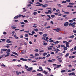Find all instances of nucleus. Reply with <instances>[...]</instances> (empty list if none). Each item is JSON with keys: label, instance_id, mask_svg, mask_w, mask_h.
Masks as SVG:
<instances>
[{"label": "nucleus", "instance_id": "nucleus-60", "mask_svg": "<svg viewBox=\"0 0 76 76\" xmlns=\"http://www.w3.org/2000/svg\"><path fill=\"white\" fill-rule=\"evenodd\" d=\"M16 60H17V59H14L12 60V61H16Z\"/></svg>", "mask_w": 76, "mask_h": 76}, {"label": "nucleus", "instance_id": "nucleus-3", "mask_svg": "<svg viewBox=\"0 0 76 76\" xmlns=\"http://www.w3.org/2000/svg\"><path fill=\"white\" fill-rule=\"evenodd\" d=\"M10 49H7V51L6 52V54H10Z\"/></svg>", "mask_w": 76, "mask_h": 76}, {"label": "nucleus", "instance_id": "nucleus-35", "mask_svg": "<svg viewBox=\"0 0 76 76\" xmlns=\"http://www.w3.org/2000/svg\"><path fill=\"white\" fill-rule=\"evenodd\" d=\"M25 69H28V66H27L26 65H25Z\"/></svg>", "mask_w": 76, "mask_h": 76}, {"label": "nucleus", "instance_id": "nucleus-59", "mask_svg": "<svg viewBox=\"0 0 76 76\" xmlns=\"http://www.w3.org/2000/svg\"><path fill=\"white\" fill-rule=\"evenodd\" d=\"M42 39H44V40H45L46 39L45 38H44L43 37H42Z\"/></svg>", "mask_w": 76, "mask_h": 76}, {"label": "nucleus", "instance_id": "nucleus-44", "mask_svg": "<svg viewBox=\"0 0 76 76\" xmlns=\"http://www.w3.org/2000/svg\"><path fill=\"white\" fill-rule=\"evenodd\" d=\"M58 55H59V56H62V55H63V54H62V53H60L58 54Z\"/></svg>", "mask_w": 76, "mask_h": 76}, {"label": "nucleus", "instance_id": "nucleus-25", "mask_svg": "<svg viewBox=\"0 0 76 76\" xmlns=\"http://www.w3.org/2000/svg\"><path fill=\"white\" fill-rule=\"evenodd\" d=\"M69 22L72 23L73 22V21L72 20H70Z\"/></svg>", "mask_w": 76, "mask_h": 76}, {"label": "nucleus", "instance_id": "nucleus-30", "mask_svg": "<svg viewBox=\"0 0 76 76\" xmlns=\"http://www.w3.org/2000/svg\"><path fill=\"white\" fill-rule=\"evenodd\" d=\"M39 51V50H38V49H36L34 51H35V52H38V51Z\"/></svg>", "mask_w": 76, "mask_h": 76}, {"label": "nucleus", "instance_id": "nucleus-54", "mask_svg": "<svg viewBox=\"0 0 76 76\" xmlns=\"http://www.w3.org/2000/svg\"><path fill=\"white\" fill-rule=\"evenodd\" d=\"M50 19H51V18H47L46 20L47 21H48V20H50Z\"/></svg>", "mask_w": 76, "mask_h": 76}, {"label": "nucleus", "instance_id": "nucleus-58", "mask_svg": "<svg viewBox=\"0 0 76 76\" xmlns=\"http://www.w3.org/2000/svg\"><path fill=\"white\" fill-rule=\"evenodd\" d=\"M64 13L65 14H69V12H64Z\"/></svg>", "mask_w": 76, "mask_h": 76}, {"label": "nucleus", "instance_id": "nucleus-2", "mask_svg": "<svg viewBox=\"0 0 76 76\" xmlns=\"http://www.w3.org/2000/svg\"><path fill=\"white\" fill-rule=\"evenodd\" d=\"M64 26L65 27H67L69 25V22H66L64 24Z\"/></svg>", "mask_w": 76, "mask_h": 76}, {"label": "nucleus", "instance_id": "nucleus-8", "mask_svg": "<svg viewBox=\"0 0 76 76\" xmlns=\"http://www.w3.org/2000/svg\"><path fill=\"white\" fill-rule=\"evenodd\" d=\"M14 37L16 39H19V37H17V36H16V33L15 34V35H14Z\"/></svg>", "mask_w": 76, "mask_h": 76}, {"label": "nucleus", "instance_id": "nucleus-38", "mask_svg": "<svg viewBox=\"0 0 76 76\" xmlns=\"http://www.w3.org/2000/svg\"><path fill=\"white\" fill-rule=\"evenodd\" d=\"M61 47H63V48H64V47H65V46L64 45H61Z\"/></svg>", "mask_w": 76, "mask_h": 76}, {"label": "nucleus", "instance_id": "nucleus-24", "mask_svg": "<svg viewBox=\"0 0 76 76\" xmlns=\"http://www.w3.org/2000/svg\"><path fill=\"white\" fill-rule=\"evenodd\" d=\"M9 54H7L5 55V57H9Z\"/></svg>", "mask_w": 76, "mask_h": 76}, {"label": "nucleus", "instance_id": "nucleus-50", "mask_svg": "<svg viewBox=\"0 0 76 76\" xmlns=\"http://www.w3.org/2000/svg\"><path fill=\"white\" fill-rule=\"evenodd\" d=\"M73 48H72L70 50V51L71 52H72L73 51Z\"/></svg>", "mask_w": 76, "mask_h": 76}, {"label": "nucleus", "instance_id": "nucleus-5", "mask_svg": "<svg viewBox=\"0 0 76 76\" xmlns=\"http://www.w3.org/2000/svg\"><path fill=\"white\" fill-rule=\"evenodd\" d=\"M20 60H22V61H27V60H28V59H25L23 58H20Z\"/></svg>", "mask_w": 76, "mask_h": 76}, {"label": "nucleus", "instance_id": "nucleus-52", "mask_svg": "<svg viewBox=\"0 0 76 76\" xmlns=\"http://www.w3.org/2000/svg\"><path fill=\"white\" fill-rule=\"evenodd\" d=\"M51 17L52 18H54V17H55V15H51Z\"/></svg>", "mask_w": 76, "mask_h": 76}, {"label": "nucleus", "instance_id": "nucleus-21", "mask_svg": "<svg viewBox=\"0 0 76 76\" xmlns=\"http://www.w3.org/2000/svg\"><path fill=\"white\" fill-rule=\"evenodd\" d=\"M0 39L1 41H3V42H4L6 41V39Z\"/></svg>", "mask_w": 76, "mask_h": 76}, {"label": "nucleus", "instance_id": "nucleus-32", "mask_svg": "<svg viewBox=\"0 0 76 76\" xmlns=\"http://www.w3.org/2000/svg\"><path fill=\"white\" fill-rule=\"evenodd\" d=\"M22 16H23V15L20 14L18 15V17L19 18H20V17H22Z\"/></svg>", "mask_w": 76, "mask_h": 76}, {"label": "nucleus", "instance_id": "nucleus-13", "mask_svg": "<svg viewBox=\"0 0 76 76\" xmlns=\"http://www.w3.org/2000/svg\"><path fill=\"white\" fill-rule=\"evenodd\" d=\"M69 58L71 59L74 58H75V56H69Z\"/></svg>", "mask_w": 76, "mask_h": 76}, {"label": "nucleus", "instance_id": "nucleus-27", "mask_svg": "<svg viewBox=\"0 0 76 76\" xmlns=\"http://www.w3.org/2000/svg\"><path fill=\"white\" fill-rule=\"evenodd\" d=\"M50 54H48V55H47V56H46V57L47 58L48 57H50Z\"/></svg>", "mask_w": 76, "mask_h": 76}, {"label": "nucleus", "instance_id": "nucleus-1", "mask_svg": "<svg viewBox=\"0 0 76 76\" xmlns=\"http://www.w3.org/2000/svg\"><path fill=\"white\" fill-rule=\"evenodd\" d=\"M7 50V49H4L1 50V53L2 54L3 53V51H6Z\"/></svg>", "mask_w": 76, "mask_h": 76}, {"label": "nucleus", "instance_id": "nucleus-33", "mask_svg": "<svg viewBox=\"0 0 76 76\" xmlns=\"http://www.w3.org/2000/svg\"><path fill=\"white\" fill-rule=\"evenodd\" d=\"M48 62H53V61L49 59L48 60Z\"/></svg>", "mask_w": 76, "mask_h": 76}, {"label": "nucleus", "instance_id": "nucleus-34", "mask_svg": "<svg viewBox=\"0 0 76 76\" xmlns=\"http://www.w3.org/2000/svg\"><path fill=\"white\" fill-rule=\"evenodd\" d=\"M24 39H26L27 41H28L29 40V38H24Z\"/></svg>", "mask_w": 76, "mask_h": 76}, {"label": "nucleus", "instance_id": "nucleus-19", "mask_svg": "<svg viewBox=\"0 0 76 76\" xmlns=\"http://www.w3.org/2000/svg\"><path fill=\"white\" fill-rule=\"evenodd\" d=\"M69 4L70 5H74V4H75V3H69Z\"/></svg>", "mask_w": 76, "mask_h": 76}, {"label": "nucleus", "instance_id": "nucleus-49", "mask_svg": "<svg viewBox=\"0 0 76 76\" xmlns=\"http://www.w3.org/2000/svg\"><path fill=\"white\" fill-rule=\"evenodd\" d=\"M66 1H62V3H66Z\"/></svg>", "mask_w": 76, "mask_h": 76}, {"label": "nucleus", "instance_id": "nucleus-51", "mask_svg": "<svg viewBox=\"0 0 76 76\" xmlns=\"http://www.w3.org/2000/svg\"><path fill=\"white\" fill-rule=\"evenodd\" d=\"M54 41L53 40H51L50 41H49V42H54Z\"/></svg>", "mask_w": 76, "mask_h": 76}, {"label": "nucleus", "instance_id": "nucleus-15", "mask_svg": "<svg viewBox=\"0 0 76 76\" xmlns=\"http://www.w3.org/2000/svg\"><path fill=\"white\" fill-rule=\"evenodd\" d=\"M58 6L59 7H61L62 5L60 4H57Z\"/></svg>", "mask_w": 76, "mask_h": 76}, {"label": "nucleus", "instance_id": "nucleus-39", "mask_svg": "<svg viewBox=\"0 0 76 76\" xmlns=\"http://www.w3.org/2000/svg\"><path fill=\"white\" fill-rule=\"evenodd\" d=\"M66 1L68 2V3H70V0H66Z\"/></svg>", "mask_w": 76, "mask_h": 76}, {"label": "nucleus", "instance_id": "nucleus-28", "mask_svg": "<svg viewBox=\"0 0 76 76\" xmlns=\"http://www.w3.org/2000/svg\"><path fill=\"white\" fill-rule=\"evenodd\" d=\"M43 36L44 37H45L47 36V34H43Z\"/></svg>", "mask_w": 76, "mask_h": 76}, {"label": "nucleus", "instance_id": "nucleus-14", "mask_svg": "<svg viewBox=\"0 0 76 76\" xmlns=\"http://www.w3.org/2000/svg\"><path fill=\"white\" fill-rule=\"evenodd\" d=\"M42 73H44L45 75H47V74H48V72H46V71H43Z\"/></svg>", "mask_w": 76, "mask_h": 76}, {"label": "nucleus", "instance_id": "nucleus-48", "mask_svg": "<svg viewBox=\"0 0 76 76\" xmlns=\"http://www.w3.org/2000/svg\"><path fill=\"white\" fill-rule=\"evenodd\" d=\"M34 31H38V28H35L34 29Z\"/></svg>", "mask_w": 76, "mask_h": 76}, {"label": "nucleus", "instance_id": "nucleus-7", "mask_svg": "<svg viewBox=\"0 0 76 76\" xmlns=\"http://www.w3.org/2000/svg\"><path fill=\"white\" fill-rule=\"evenodd\" d=\"M59 31H61V29L60 28H58L56 29V31L57 32H59Z\"/></svg>", "mask_w": 76, "mask_h": 76}, {"label": "nucleus", "instance_id": "nucleus-64", "mask_svg": "<svg viewBox=\"0 0 76 76\" xmlns=\"http://www.w3.org/2000/svg\"><path fill=\"white\" fill-rule=\"evenodd\" d=\"M45 13L47 14H49V12H45Z\"/></svg>", "mask_w": 76, "mask_h": 76}, {"label": "nucleus", "instance_id": "nucleus-55", "mask_svg": "<svg viewBox=\"0 0 76 76\" xmlns=\"http://www.w3.org/2000/svg\"><path fill=\"white\" fill-rule=\"evenodd\" d=\"M74 50H76V46L74 47Z\"/></svg>", "mask_w": 76, "mask_h": 76}, {"label": "nucleus", "instance_id": "nucleus-12", "mask_svg": "<svg viewBox=\"0 0 76 76\" xmlns=\"http://www.w3.org/2000/svg\"><path fill=\"white\" fill-rule=\"evenodd\" d=\"M21 53L23 54H24L26 53V50H23L21 51Z\"/></svg>", "mask_w": 76, "mask_h": 76}, {"label": "nucleus", "instance_id": "nucleus-26", "mask_svg": "<svg viewBox=\"0 0 76 76\" xmlns=\"http://www.w3.org/2000/svg\"><path fill=\"white\" fill-rule=\"evenodd\" d=\"M39 35H43V33L42 32H39Z\"/></svg>", "mask_w": 76, "mask_h": 76}, {"label": "nucleus", "instance_id": "nucleus-9", "mask_svg": "<svg viewBox=\"0 0 76 76\" xmlns=\"http://www.w3.org/2000/svg\"><path fill=\"white\" fill-rule=\"evenodd\" d=\"M39 69H40V70L43 71V69L42 68V67H41V66H39Z\"/></svg>", "mask_w": 76, "mask_h": 76}, {"label": "nucleus", "instance_id": "nucleus-56", "mask_svg": "<svg viewBox=\"0 0 76 76\" xmlns=\"http://www.w3.org/2000/svg\"><path fill=\"white\" fill-rule=\"evenodd\" d=\"M14 18V19H17V18H18V16H16Z\"/></svg>", "mask_w": 76, "mask_h": 76}, {"label": "nucleus", "instance_id": "nucleus-53", "mask_svg": "<svg viewBox=\"0 0 76 76\" xmlns=\"http://www.w3.org/2000/svg\"><path fill=\"white\" fill-rule=\"evenodd\" d=\"M50 23H51V24H52V25H53V24H54V22L52 21H50Z\"/></svg>", "mask_w": 76, "mask_h": 76}, {"label": "nucleus", "instance_id": "nucleus-10", "mask_svg": "<svg viewBox=\"0 0 76 76\" xmlns=\"http://www.w3.org/2000/svg\"><path fill=\"white\" fill-rule=\"evenodd\" d=\"M37 76H43V75L42 74L40 73H39L37 74Z\"/></svg>", "mask_w": 76, "mask_h": 76}, {"label": "nucleus", "instance_id": "nucleus-40", "mask_svg": "<svg viewBox=\"0 0 76 76\" xmlns=\"http://www.w3.org/2000/svg\"><path fill=\"white\" fill-rule=\"evenodd\" d=\"M69 53H67L66 54L65 56V57H68V56H69Z\"/></svg>", "mask_w": 76, "mask_h": 76}, {"label": "nucleus", "instance_id": "nucleus-31", "mask_svg": "<svg viewBox=\"0 0 76 76\" xmlns=\"http://www.w3.org/2000/svg\"><path fill=\"white\" fill-rule=\"evenodd\" d=\"M75 37V36L74 35H72L69 37L70 38H74Z\"/></svg>", "mask_w": 76, "mask_h": 76}, {"label": "nucleus", "instance_id": "nucleus-29", "mask_svg": "<svg viewBox=\"0 0 76 76\" xmlns=\"http://www.w3.org/2000/svg\"><path fill=\"white\" fill-rule=\"evenodd\" d=\"M35 55L36 56H39V55L38 54V53H35Z\"/></svg>", "mask_w": 76, "mask_h": 76}, {"label": "nucleus", "instance_id": "nucleus-36", "mask_svg": "<svg viewBox=\"0 0 76 76\" xmlns=\"http://www.w3.org/2000/svg\"><path fill=\"white\" fill-rule=\"evenodd\" d=\"M69 42H68L66 41V45H69Z\"/></svg>", "mask_w": 76, "mask_h": 76}, {"label": "nucleus", "instance_id": "nucleus-17", "mask_svg": "<svg viewBox=\"0 0 76 76\" xmlns=\"http://www.w3.org/2000/svg\"><path fill=\"white\" fill-rule=\"evenodd\" d=\"M61 66V65H57L56 66V68H59V67H60Z\"/></svg>", "mask_w": 76, "mask_h": 76}, {"label": "nucleus", "instance_id": "nucleus-11", "mask_svg": "<svg viewBox=\"0 0 76 76\" xmlns=\"http://www.w3.org/2000/svg\"><path fill=\"white\" fill-rule=\"evenodd\" d=\"M12 54H15V55H16L17 56H18V54H17L15 52H12Z\"/></svg>", "mask_w": 76, "mask_h": 76}, {"label": "nucleus", "instance_id": "nucleus-16", "mask_svg": "<svg viewBox=\"0 0 76 76\" xmlns=\"http://www.w3.org/2000/svg\"><path fill=\"white\" fill-rule=\"evenodd\" d=\"M47 55V53L46 52H45L43 54V56H46V55Z\"/></svg>", "mask_w": 76, "mask_h": 76}, {"label": "nucleus", "instance_id": "nucleus-45", "mask_svg": "<svg viewBox=\"0 0 76 76\" xmlns=\"http://www.w3.org/2000/svg\"><path fill=\"white\" fill-rule=\"evenodd\" d=\"M61 45H58V47H57V48H60V46Z\"/></svg>", "mask_w": 76, "mask_h": 76}, {"label": "nucleus", "instance_id": "nucleus-47", "mask_svg": "<svg viewBox=\"0 0 76 76\" xmlns=\"http://www.w3.org/2000/svg\"><path fill=\"white\" fill-rule=\"evenodd\" d=\"M28 37V34H26L25 35V37Z\"/></svg>", "mask_w": 76, "mask_h": 76}, {"label": "nucleus", "instance_id": "nucleus-46", "mask_svg": "<svg viewBox=\"0 0 76 76\" xmlns=\"http://www.w3.org/2000/svg\"><path fill=\"white\" fill-rule=\"evenodd\" d=\"M43 45H45H45H47V43H43Z\"/></svg>", "mask_w": 76, "mask_h": 76}, {"label": "nucleus", "instance_id": "nucleus-18", "mask_svg": "<svg viewBox=\"0 0 76 76\" xmlns=\"http://www.w3.org/2000/svg\"><path fill=\"white\" fill-rule=\"evenodd\" d=\"M59 41H57L56 42H53V43L54 44H58V43H59Z\"/></svg>", "mask_w": 76, "mask_h": 76}, {"label": "nucleus", "instance_id": "nucleus-20", "mask_svg": "<svg viewBox=\"0 0 76 76\" xmlns=\"http://www.w3.org/2000/svg\"><path fill=\"white\" fill-rule=\"evenodd\" d=\"M51 10H49L48 11V12H49L50 14H51V13H52V12L51 11Z\"/></svg>", "mask_w": 76, "mask_h": 76}, {"label": "nucleus", "instance_id": "nucleus-43", "mask_svg": "<svg viewBox=\"0 0 76 76\" xmlns=\"http://www.w3.org/2000/svg\"><path fill=\"white\" fill-rule=\"evenodd\" d=\"M16 73L18 75H19V72L18 71H16Z\"/></svg>", "mask_w": 76, "mask_h": 76}, {"label": "nucleus", "instance_id": "nucleus-41", "mask_svg": "<svg viewBox=\"0 0 76 76\" xmlns=\"http://www.w3.org/2000/svg\"><path fill=\"white\" fill-rule=\"evenodd\" d=\"M47 16H48V17L49 18H50V19H51V17L50 16V15H47Z\"/></svg>", "mask_w": 76, "mask_h": 76}, {"label": "nucleus", "instance_id": "nucleus-4", "mask_svg": "<svg viewBox=\"0 0 76 76\" xmlns=\"http://www.w3.org/2000/svg\"><path fill=\"white\" fill-rule=\"evenodd\" d=\"M42 7H47V6H48V4H45V5H43L42 4Z\"/></svg>", "mask_w": 76, "mask_h": 76}, {"label": "nucleus", "instance_id": "nucleus-22", "mask_svg": "<svg viewBox=\"0 0 76 76\" xmlns=\"http://www.w3.org/2000/svg\"><path fill=\"white\" fill-rule=\"evenodd\" d=\"M66 7H71V8H72L73 7V6L68 5V6H66Z\"/></svg>", "mask_w": 76, "mask_h": 76}, {"label": "nucleus", "instance_id": "nucleus-42", "mask_svg": "<svg viewBox=\"0 0 76 76\" xmlns=\"http://www.w3.org/2000/svg\"><path fill=\"white\" fill-rule=\"evenodd\" d=\"M63 49L64 50H67L68 48H64Z\"/></svg>", "mask_w": 76, "mask_h": 76}, {"label": "nucleus", "instance_id": "nucleus-57", "mask_svg": "<svg viewBox=\"0 0 76 76\" xmlns=\"http://www.w3.org/2000/svg\"><path fill=\"white\" fill-rule=\"evenodd\" d=\"M73 32H74V33H76V30H73Z\"/></svg>", "mask_w": 76, "mask_h": 76}, {"label": "nucleus", "instance_id": "nucleus-61", "mask_svg": "<svg viewBox=\"0 0 76 76\" xmlns=\"http://www.w3.org/2000/svg\"><path fill=\"white\" fill-rule=\"evenodd\" d=\"M33 14L34 15H35L37 14V12H33Z\"/></svg>", "mask_w": 76, "mask_h": 76}, {"label": "nucleus", "instance_id": "nucleus-62", "mask_svg": "<svg viewBox=\"0 0 76 76\" xmlns=\"http://www.w3.org/2000/svg\"><path fill=\"white\" fill-rule=\"evenodd\" d=\"M28 69H30V70H32V68H28Z\"/></svg>", "mask_w": 76, "mask_h": 76}, {"label": "nucleus", "instance_id": "nucleus-23", "mask_svg": "<svg viewBox=\"0 0 76 76\" xmlns=\"http://www.w3.org/2000/svg\"><path fill=\"white\" fill-rule=\"evenodd\" d=\"M65 72H66V70H62L61 71V73H64Z\"/></svg>", "mask_w": 76, "mask_h": 76}, {"label": "nucleus", "instance_id": "nucleus-63", "mask_svg": "<svg viewBox=\"0 0 76 76\" xmlns=\"http://www.w3.org/2000/svg\"><path fill=\"white\" fill-rule=\"evenodd\" d=\"M51 54H54V52H52L50 53Z\"/></svg>", "mask_w": 76, "mask_h": 76}, {"label": "nucleus", "instance_id": "nucleus-37", "mask_svg": "<svg viewBox=\"0 0 76 76\" xmlns=\"http://www.w3.org/2000/svg\"><path fill=\"white\" fill-rule=\"evenodd\" d=\"M47 69H48V70L49 71H51V69H50V68L47 67Z\"/></svg>", "mask_w": 76, "mask_h": 76}, {"label": "nucleus", "instance_id": "nucleus-6", "mask_svg": "<svg viewBox=\"0 0 76 76\" xmlns=\"http://www.w3.org/2000/svg\"><path fill=\"white\" fill-rule=\"evenodd\" d=\"M68 75L69 76H71V75H73V76H74L75 75V73L74 72H73L72 73H69Z\"/></svg>", "mask_w": 76, "mask_h": 76}]
</instances>
